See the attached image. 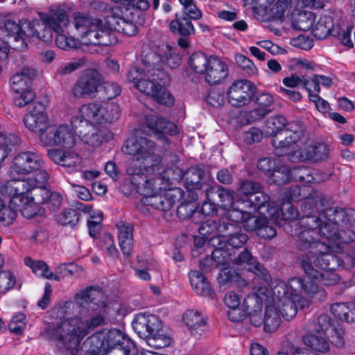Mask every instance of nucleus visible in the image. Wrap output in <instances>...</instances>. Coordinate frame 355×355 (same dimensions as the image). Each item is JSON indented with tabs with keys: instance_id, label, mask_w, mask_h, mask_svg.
Listing matches in <instances>:
<instances>
[{
	"instance_id": "36",
	"label": "nucleus",
	"mask_w": 355,
	"mask_h": 355,
	"mask_svg": "<svg viewBox=\"0 0 355 355\" xmlns=\"http://www.w3.org/2000/svg\"><path fill=\"white\" fill-rule=\"evenodd\" d=\"M333 315L340 320L353 322L355 320V303H335L331 305Z\"/></svg>"
},
{
	"instance_id": "35",
	"label": "nucleus",
	"mask_w": 355,
	"mask_h": 355,
	"mask_svg": "<svg viewBox=\"0 0 355 355\" xmlns=\"http://www.w3.org/2000/svg\"><path fill=\"white\" fill-rule=\"evenodd\" d=\"M159 268L157 262L153 258L139 257L138 264L135 268V275L141 280L150 281V272H155Z\"/></svg>"
},
{
	"instance_id": "49",
	"label": "nucleus",
	"mask_w": 355,
	"mask_h": 355,
	"mask_svg": "<svg viewBox=\"0 0 355 355\" xmlns=\"http://www.w3.org/2000/svg\"><path fill=\"white\" fill-rule=\"evenodd\" d=\"M103 221V213L100 210H95L90 213V218L88 220V228L89 235L94 238L101 231Z\"/></svg>"
},
{
	"instance_id": "61",
	"label": "nucleus",
	"mask_w": 355,
	"mask_h": 355,
	"mask_svg": "<svg viewBox=\"0 0 355 355\" xmlns=\"http://www.w3.org/2000/svg\"><path fill=\"white\" fill-rule=\"evenodd\" d=\"M254 305H256V302H254V305L252 306L245 307L243 304V312H246L249 309H252V311L250 313V322L255 327H259L262 324H264V318L262 316L261 308L259 309L257 307H255Z\"/></svg>"
},
{
	"instance_id": "41",
	"label": "nucleus",
	"mask_w": 355,
	"mask_h": 355,
	"mask_svg": "<svg viewBox=\"0 0 355 355\" xmlns=\"http://www.w3.org/2000/svg\"><path fill=\"white\" fill-rule=\"evenodd\" d=\"M19 288L21 284H18L13 269H6L0 272V294H5L8 291Z\"/></svg>"
},
{
	"instance_id": "51",
	"label": "nucleus",
	"mask_w": 355,
	"mask_h": 355,
	"mask_svg": "<svg viewBox=\"0 0 355 355\" xmlns=\"http://www.w3.org/2000/svg\"><path fill=\"white\" fill-rule=\"evenodd\" d=\"M352 29L353 26L349 25L343 28L336 26V33L333 34V36L337 37L343 45L348 47H353L354 42L352 39Z\"/></svg>"
},
{
	"instance_id": "48",
	"label": "nucleus",
	"mask_w": 355,
	"mask_h": 355,
	"mask_svg": "<svg viewBox=\"0 0 355 355\" xmlns=\"http://www.w3.org/2000/svg\"><path fill=\"white\" fill-rule=\"evenodd\" d=\"M101 114H103V123H111L119 119L120 116L119 105L114 103H107L101 105Z\"/></svg>"
},
{
	"instance_id": "34",
	"label": "nucleus",
	"mask_w": 355,
	"mask_h": 355,
	"mask_svg": "<svg viewBox=\"0 0 355 355\" xmlns=\"http://www.w3.org/2000/svg\"><path fill=\"white\" fill-rule=\"evenodd\" d=\"M34 75L33 69L23 68L21 71L13 74L10 79V85L12 92H19L31 87V78Z\"/></svg>"
},
{
	"instance_id": "50",
	"label": "nucleus",
	"mask_w": 355,
	"mask_h": 355,
	"mask_svg": "<svg viewBox=\"0 0 355 355\" xmlns=\"http://www.w3.org/2000/svg\"><path fill=\"white\" fill-rule=\"evenodd\" d=\"M15 93L14 103L15 105L22 107L31 103L35 98V92L31 87L25 88L19 92H13Z\"/></svg>"
},
{
	"instance_id": "15",
	"label": "nucleus",
	"mask_w": 355,
	"mask_h": 355,
	"mask_svg": "<svg viewBox=\"0 0 355 355\" xmlns=\"http://www.w3.org/2000/svg\"><path fill=\"white\" fill-rule=\"evenodd\" d=\"M78 127L67 123H53L46 132H42L40 144L44 146L59 147L60 149L72 148L77 143Z\"/></svg>"
},
{
	"instance_id": "63",
	"label": "nucleus",
	"mask_w": 355,
	"mask_h": 355,
	"mask_svg": "<svg viewBox=\"0 0 355 355\" xmlns=\"http://www.w3.org/2000/svg\"><path fill=\"white\" fill-rule=\"evenodd\" d=\"M305 81H308V80L293 73L290 76L283 78L282 83L285 87L295 88L300 85H303L304 87Z\"/></svg>"
},
{
	"instance_id": "19",
	"label": "nucleus",
	"mask_w": 355,
	"mask_h": 355,
	"mask_svg": "<svg viewBox=\"0 0 355 355\" xmlns=\"http://www.w3.org/2000/svg\"><path fill=\"white\" fill-rule=\"evenodd\" d=\"M101 111V104H84L78 109V113L71 117V125L83 128L103 125V116Z\"/></svg>"
},
{
	"instance_id": "52",
	"label": "nucleus",
	"mask_w": 355,
	"mask_h": 355,
	"mask_svg": "<svg viewBox=\"0 0 355 355\" xmlns=\"http://www.w3.org/2000/svg\"><path fill=\"white\" fill-rule=\"evenodd\" d=\"M235 61L237 65L250 75H256L258 73V69L254 63L246 56L240 53L236 54Z\"/></svg>"
},
{
	"instance_id": "38",
	"label": "nucleus",
	"mask_w": 355,
	"mask_h": 355,
	"mask_svg": "<svg viewBox=\"0 0 355 355\" xmlns=\"http://www.w3.org/2000/svg\"><path fill=\"white\" fill-rule=\"evenodd\" d=\"M25 264L31 268L33 272L40 277L46 279H53L55 280H60V276L53 275L52 272L49 270V267L46 263L42 261H35L31 257H26L24 259Z\"/></svg>"
},
{
	"instance_id": "45",
	"label": "nucleus",
	"mask_w": 355,
	"mask_h": 355,
	"mask_svg": "<svg viewBox=\"0 0 355 355\" xmlns=\"http://www.w3.org/2000/svg\"><path fill=\"white\" fill-rule=\"evenodd\" d=\"M266 203L268 204V209L270 207H272L269 203V196L263 193L261 190L252 195L250 198L246 200H243L241 202L243 207L253 208L254 209H261Z\"/></svg>"
},
{
	"instance_id": "32",
	"label": "nucleus",
	"mask_w": 355,
	"mask_h": 355,
	"mask_svg": "<svg viewBox=\"0 0 355 355\" xmlns=\"http://www.w3.org/2000/svg\"><path fill=\"white\" fill-rule=\"evenodd\" d=\"M78 137L92 147H98L105 141V132L98 126L78 128Z\"/></svg>"
},
{
	"instance_id": "12",
	"label": "nucleus",
	"mask_w": 355,
	"mask_h": 355,
	"mask_svg": "<svg viewBox=\"0 0 355 355\" xmlns=\"http://www.w3.org/2000/svg\"><path fill=\"white\" fill-rule=\"evenodd\" d=\"M188 64L193 73L202 76L210 85L220 84L228 76L227 64L216 56L195 53L190 56Z\"/></svg>"
},
{
	"instance_id": "59",
	"label": "nucleus",
	"mask_w": 355,
	"mask_h": 355,
	"mask_svg": "<svg viewBox=\"0 0 355 355\" xmlns=\"http://www.w3.org/2000/svg\"><path fill=\"white\" fill-rule=\"evenodd\" d=\"M225 305L232 310H241L243 311V304L241 303V297L234 292H228L224 297Z\"/></svg>"
},
{
	"instance_id": "5",
	"label": "nucleus",
	"mask_w": 355,
	"mask_h": 355,
	"mask_svg": "<svg viewBox=\"0 0 355 355\" xmlns=\"http://www.w3.org/2000/svg\"><path fill=\"white\" fill-rule=\"evenodd\" d=\"M142 67L132 68L128 75V82L141 92L152 96L158 103L171 106L174 98L167 90L171 78L165 71L178 67L182 61L180 55L169 44L162 45L159 52L149 51L141 55Z\"/></svg>"
},
{
	"instance_id": "22",
	"label": "nucleus",
	"mask_w": 355,
	"mask_h": 355,
	"mask_svg": "<svg viewBox=\"0 0 355 355\" xmlns=\"http://www.w3.org/2000/svg\"><path fill=\"white\" fill-rule=\"evenodd\" d=\"M24 122L29 130L37 134L40 142L42 133L46 132L47 128L51 125L44 106L40 102L34 104L33 107L25 115Z\"/></svg>"
},
{
	"instance_id": "57",
	"label": "nucleus",
	"mask_w": 355,
	"mask_h": 355,
	"mask_svg": "<svg viewBox=\"0 0 355 355\" xmlns=\"http://www.w3.org/2000/svg\"><path fill=\"white\" fill-rule=\"evenodd\" d=\"M26 326V316L23 313L15 315L8 325L9 330L16 334H21Z\"/></svg>"
},
{
	"instance_id": "9",
	"label": "nucleus",
	"mask_w": 355,
	"mask_h": 355,
	"mask_svg": "<svg viewBox=\"0 0 355 355\" xmlns=\"http://www.w3.org/2000/svg\"><path fill=\"white\" fill-rule=\"evenodd\" d=\"M42 27L40 28L37 38L45 42H51L53 33H57L55 44L57 46L63 50H71L81 48L83 46L92 45L89 42V37H83L76 28L80 40L69 37L65 34L64 30L69 25V19L64 10L60 8H53L47 12H39Z\"/></svg>"
},
{
	"instance_id": "4",
	"label": "nucleus",
	"mask_w": 355,
	"mask_h": 355,
	"mask_svg": "<svg viewBox=\"0 0 355 355\" xmlns=\"http://www.w3.org/2000/svg\"><path fill=\"white\" fill-rule=\"evenodd\" d=\"M8 173L12 179L0 185V193L12 196L11 202L19 204L24 201L22 211L31 216L37 211L32 191L46 184L49 175L46 169L43 155L37 151H21L15 155Z\"/></svg>"
},
{
	"instance_id": "43",
	"label": "nucleus",
	"mask_w": 355,
	"mask_h": 355,
	"mask_svg": "<svg viewBox=\"0 0 355 355\" xmlns=\"http://www.w3.org/2000/svg\"><path fill=\"white\" fill-rule=\"evenodd\" d=\"M315 16L310 11H302L294 15L293 24L295 28L303 31H311L315 22Z\"/></svg>"
},
{
	"instance_id": "25",
	"label": "nucleus",
	"mask_w": 355,
	"mask_h": 355,
	"mask_svg": "<svg viewBox=\"0 0 355 355\" xmlns=\"http://www.w3.org/2000/svg\"><path fill=\"white\" fill-rule=\"evenodd\" d=\"M288 3L289 0H270L263 6L258 8L257 18L261 21L281 19Z\"/></svg>"
},
{
	"instance_id": "13",
	"label": "nucleus",
	"mask_w": 355,
	"mask_h": 355,
	"mask_svg": "<svg viewBox=\"0 0 355 355\" xmlns=\"http://www.w3.org/2000/svg\"><path fill=\"white\" fill-rule=\"evenodd\" d=\"M322 216H324L325 219L327 223L332 224V225L335 226L336 228V232L338 236L341 239L340 242V251L338 252H336L335 251L330 252L334 255V266L335 267L340 266L347 270H349L354 267L355 264V259L351 254H341L340 256H338L337 254L341 253L343 250V248L341 246L342 243H349L355 241V231L349 230L347 231L343 230L342 234L338 232V227H346L349 223V218L346 216V213L343 209H329L321 213H319L318 216H315L316 218H323Z\"/></svg>"
},
{
	"instance_id": "18",
	"label": "nucleus",
	"mask_w": 355,
	"mask_h": 355,
	"mask_svg": "<svg viewBox=\"0 0 355 355\" xmlns=\"http://www.w3.org/2000/svg\"><path fill=\"white\" fill-rule=\"evenodd\" d=\"M42 27L41 21L33 19L32 21L21 20L19 24L12 20H7L4 24V30L9 36L13 37L16 42H21L19 47L27 46L26 40L29 37L37 38L40 28Z\"/></svg>"
},
{
	"instance_id": "56",
	"label": "nucleus",
	"mask_w": 355,
	"mask_h": 355,
	"mask_svg": "<svg viewBox=\"0 0 355 355\" xmlns=\"http://www.w3.org/2000/svg\"><path fill=\"white\" fill-rule=\"evenodd\" d=\"M58 222L63 225L75 226L79 220V214L73 209L64 211L58 217Z\"/></svg>"
},
{
	"instance_id": "53",
	"label": "nucleus",
	"mask_w": 355,
	"mask_h": 355,
	"mask_svg": "<svg viewBox=\"0 0 355 355\" xmlns=\"http://www.w3.org/2000/svg\"><path fill=\"white\" fill-rule=\"evenodd\" d=\"M261 190V186L259 183L248 180L241 181L238 189L239 193L245 196L247 199Z\"/></svg>"
},
{
	"instance_id": "10",
	"label": "nucleus",
	"mask_w": 355,
	"mask_h": 355,
	"mask_svg": "<svg viewBox=\"0 0 355 355\" xmlns=\"http://www.w3.org/2000/svg\"><path fill=\"white\" fill-rule=\"evenodd\" d=\"M264 132L266 136H273L272 143L277 156L290 153L292 149L299 147L306 139L302 125L297 122L287 123L283 116L268 119Z\"/></svg>"
},
{
	"instance_id": "17",
	"label": "nucleus",
	"mask_w": 355,
	"mask_h": 355,
	"mask_svg": "<svg viewBox=\"0 0 355 355\" xmlns=\"http://www.w3.org/2000/svg\"><path fill=\"white\" fill-rule=\"evenodd\" d=\"M331 327L329 316L326 314L320 315L318 318V324H310V332L304 338V343L310 348L324 353L329 350V345L326 336L329 328Z\"/></svg>"
},
{
	"instance_id": "1",
	"label": "nucleus",
	"mask_w": 355,
	"mask_h": 355,
	"mask_svg": "<svg viewBox=\"0 0 355 355\" xmlns=\"http://www.w3.org/2000/svg\"><path fill=\"white\" fill-rule=\"evenodd\" d=\"M236 263L242 269L254 273L252 293L244 299L245 307L252 306L259 309L263 303H266L264 314V330L268 332L275 331L281 322V316L285 320L293 319L297 313V309L309 307L311 300L302 297V293L309 296H314L322 291L310 282H303L297 277L289 278L287 282L279 279H270L268 271L260 265L248 250H244L239 254Z\"/></svg>"
},
{
	"instance_id": "64",
	"label": "nucleus",
	"mask_w": 355,
	"mask_h": 355,
	"mask_svg": "<svg viewBox=\"0 0 355 355\" xmlns=\"http://www.w3.org/2000/svg\"><path fill=\"white\" fill-rule=\"evenodd\" d=\"M276 166L275 160L270 158L260 159L257 164V167L263 173H267L268 175Z\"/></svg>"
},
{
	"instance_id": "44",
	"label": "nucleus",
	"mask_w": 355,
	"mask_h": 355,
	"mask_svg": "<svg viewBox=\"0 0 355 355\" xmlns=\"http://www.w3.org/2000/svg\"><path fill=\"white\" fill-rule=\"evenodd\" d=\"M170 29L174 33L189 35L194 32L191 21L186 17H178L170 24Z\"/></svg>"
},
{
	"instance_id": "33",
	"label": "nucleus",
	"mask_w": 355,
	"mask_h": 355,
	"mask_svg": "<svg viewBox=\"0 0 355 355\" xmlns=\"http://www.w3.org/2000/svg\"><path fill=\"white\" fill-rule=\"evenodd\" d=\"M211 260L215 262L216 266L220 268V272L217 277V282L220 287L230 286L239 279V275L230 267V263L233 261L232 258L225 263H218L212 258Z\"/></svg>"
},
{
	"instance_id": "11",
	"label": "nucleus",
	"mask_w": 355,
	"mask_h": 355,
	"mask_svg": "<svg viewBox=\"0 0 355 355\" xmlns=\"http://www.w3.org/2000/svg\"><path fill=\"white\" fill-rule=\"evenodd\" d=\"M233 210L227 212L225 217H221L218 224L216 223V230L219 235L214 236L210 239L215 249L212 252V259L218 263H226L232 258V250L242 247L248 241V235L241 232V227L238 225L243 222H234L229 218V214Z\"/></svg>"
},
{
	"instance_id": "58",
	"label": "nucleus",
	"mask_w": 355,
	"mask_h": 355,
	"mask_svg": "<svg viewBox=\"0 0 355 355\" xmlns=\"http://www.w3.org/2000/svg\"><path fill=\"white\" fill-rule=\"evenodd\" d=\"M293 70L315 71L317 64L304 58H293L290 60Z\"/></svg>"
},
{
	"instance_id": "47",
	"label": "nucleus",
	"mask_w": 355,
	"mask_h": 355,
	"mask_svg": "<svg viewBox=\"0 0 355 355\" xmlns=\"http://www.w3.org/2000/svg\"><path fill=\"white\" fill-rule=\"evenodd\" d=\"M291 169L285 166H276L269 174V181L276 184H283L291 180Z\"/></svg>"
},
{
	"instance_id": "62",
	"label": "nucleus",
	"mask_w": 355,
	"mask_h": 355,
	"mask_svg": "<svg viewBox=\"0 0 355 355\" xmlns=\"http://www.w3.org/2000/svg\"><path fill=\"white\" fill-rule=\"evenodd\" d=\"M263 132L255 127L250 128V130L244 133L243 139L248 144H252L260 141L263 138Z\"/></svg>"
},
{
	"instance_id": "42",
	"label": "nucleus",
	"mask_w": 355,
	"mask_h": 355,
	"mask_svg": "<svg viewBox=\"0 0 355 355\" xmlns=\"http://www.w3.org/2000/svg\"><path fill=\"white\" fill-rule=\"evenodd\" d=\"M46 184L42 187H37L40 189L42 202L47 204L49 209L55 211L59 209L62 202V196L58 192L51 191L45 188Z\"/></svg>"
},
{
	"instance_id": "14",
	"label": "nucleus",
	"mask_w": 355,
	"mask_h": 355,
	"mask_svg": "<svg viewBox=\"0 0 355 355\" xmlns=\"http://www.w3.org/2000/svg\"><path fill=\"white\" fill-rule=\"evenodd\" d=\"M132 325L138 336L146 339L152 348L161 349L171 344V337L164 332L162 322L155 315L140 313Z\"/></svg>"
},
{
	"instance_id": "28",
	"label": "nucleus",
	"mask_w": 355,
	"mask_h": 355,
	"mask_svg": "<svg viewBox=\"0 0 355 355\" xmlns=\"http://www.w3.org/2000/svg\"><path fill=\"white\" fill-rule=\"evenodd\" d=\"M182 321L192 335H200L207 323L206 316L196 309H188L182 315Z\"/></svg>"
},
{
	"instance_id": "27",
	"label": "nucleus",
	"mask_w": 355,
	"mask_h": 355,
	"mask_svg": "<svg viewBox=\"0 0 355 355\" xmlns=\"http://www.w3.org/2000/svg\"><path fill=\"white\" fill-rule=\"evenodd\" d=\"M189 277L191 287L198 295L214 299L216 296L210 282L206 277L198 270H191L189 273Z\"/></svg>"
},
{
	"instance_id": "8",
	"label": "nucleus",
	"mask_w": 355,
	"mask_h": 355,
	"mask_svg": "<svg viewBox=\"0 0 355 355\" xmlns=\"http://www.w3.org/2000/svg\"><path fill=\"white\" fill-rule=\"evenodd\" d=\"M297 216V211L294 209L291 203L288 201L282 203L280 210L275 207H270L267 209L266 214L259 218L251 216L248 211H242L241 210H233L230 213L229 218H231L234 222H243V227L245 230H257L259 236L270 239L275 236L277 232L273 227L268 225L269 220L279 225H283L282 221L285 223L288 222L285 230L288 231V228L289 227L293 228L295 226L294 231L291 230V234L298 237L297 229L300 227V221L303 218L311 217V216H303L298 220H295Z\"/></svg>"
},
{
	"instance_id": "31",
	"label": "nucleus",
	"mask_w": 355,
	"mask_h": 355,
	"mask_svg": "<svg viewBox=\"0 0 355 355\" xmlns=\"http://www.w3.org/2000/svg\"><path fill=\"white\" fill-rule=\"evenodd\" d=\"M336 27L333 17L328 15H321L316 21L315 20L311 33L315 38L324 40L335 34Z\"/></svg>"
},
{
	"instance_id": "7",
	"label": "nucleus",
	"mask_w": 355,
	"mask_h": 355,
	"mask_svg": "<svg viewBox=\"0 0 355 355\" xmlns=\"http://www.w3.org/2000/svg\"><path fill=\"white\" fill-rule=\"evenodd\" d=\"M124 10L125 12L129 11L128 8L119 5L110 6L105 24L98 19L77 14L73 17V26L83 37H89L88 42L94 45H112L116 42V37L112 31H115L127 35H133L137 31L135 24L131 20L125 19Z\"/></svg>"
},
{
	"instance_id": "24",
	"label": "nucleus",
	"mask_w": 355,
	"mask_h": 355,
	"mask_svg": "<svg viewBox=\"0 0 355 355\" xmlns=\"http://www.w3.org/2000/svg\"><path fill=\"white\" fill-rule=\"evenodd\" d=\"M252 83L245 80H240L233 83L230 87L227 97L228 102L234 107L247 105L252 96Z\"/></svg>"
},
{
	"instance_id": "21",
	"label": "nucleus",
	"mask_w": 355,
	"mask_h": 355,
	"mask_svg": "<svg viewBox=\"0 0 355 355\" xmlns=\"http://www.w3.org/2000/svg\"><path fill=\"white\" fill-rule=\"evenodd\" d=\"M102 86V78L96 70L84 71L71 89V94L76 98L92 94Z\"/></svg>"
},
{
	"instance_id": "30",
	"label": "nucleus",
	"mask_w": 355,
	"mask_h": 355,
	"mask_svg": "<svg viewBox=\"0 0 355 355\" xmlns=\"http://www.w3.org/2000/svg\"><path fill=\"white\" fill-rule=\"evenodd\" d=\"M147 125L158 138L165 139L164 135H175L178 132L175 123L153 116L147 119Z\"/></svg>"
},
{
	"instance_id": "6",
	"label": "nucleus",
	"mask_w": 355,
	"mask_h": 355,
	"mask_svg": "<svg viewBox=\"0 0 355 355\" xmlns=\"http://www.w3.org/2000/svg\"><path fill=\"white\" fill-rule=\"evenodd\" d=\"M99 291L87 288L76 295V302L80 306H88L79 315L66 318L52 330V338L61 341L68 349L78 347L82 339L95 328L103 325L105 317L110 313V308L104 304H97L93 301L101 295Z\"/></svg>"
},
{
	"instance_id": "23",
	"label": "nucleus",
	"mask_w": 355,
	"mask_h": 355,
	"mask_svg": "<svg viewBox=\"0 0 355 355\" xmlns=\"http://www.w3.org/2000/svg\"><path fill=\"white\" fill-rule=\"evenodd\" d=\"M48 156L55 164L71 171H78L84 167L83 158L75 150L52 148L48 150Z\"/></svg>"
},
{
	"instance_id": "60",
	"label": "nucleus",
	"mask_w": 355,
	"mask_h": 355,
	"mask_svg": "<svg viewBox=\"0 0 355 355\" xmlns=\"http://www.w3.org/2000/svg\"><path fill=\"white\" fill-rule=\"evenodd\" d=\"M309 100L313 102L318 112L326 114L329 112L331 107L329 103L319 96V93L309 94Z\"/></svg>"
},
{
	"instance_id": "54",
	"label": "nucleus",
	"mask_w": 355,
	"mask_h": 355,
	"mask_svg": "<svg viewBox=\"0 0 355 355\" xmlns=\"http://www.w3.org/2000/svg\"><path fill=\"white\" fill-rule=\"evenodd\" d=\"M85 62L84 58H75L61 66L58 69V73L60 75L69 74L85 66Z\"/></svg>"
},
{
	"instance_id": "2",
	"label": "nucleus",
	"mask_w": 355,
	"mask_h": 355,
	"mask_svg": "<svg viewBox=\"0 0 355 355\" xmlns=\"http://www.w3.org/2000/svg\"><path fill=\"white\" fill-rule=\"evenodd\" d=\"M155 150L154 142L146 137L129 138L122 147L124 153L135 158L129 163L126 173L133 188L144 196L141 202L166 211L182 198V191L171 188L177 178L172 169L162 168Z\"/></svg>"
},
{
	"instance_id": "37",
	"label": "nucleus",
	"mask_w": 355,
	"mask_h": 355,
	"mask_svg": "<svg viewBox=\"0 0 355 355\" xmlns=\"http://www.w3.org/2000/svg\"><path fill=\"white\" fill-rule=\"evenodd\" d=\"M234 191L220 188L218 191V196L220 201V207L223 209V213L220 214L222 217H225L227 212L231 210H241L244 211L241 209H239L236 207V202H234ZM239 203V201L237 202Z\"/></svg>"
},
{
	"instance_id": "46",
	"label": "nucleus",
	"mask_w": 355,
	"mask_h": 355,
	"mask_svg": "<svg viewBox=\"0 0 355 355\" xmlns=\"http://www.w3.org/2000/svg\"><path fill=\"white\" fill-rule=\"evenodd\" d=\"M98 245L103 252L111 259H115L118 257L119 252L112 234L109 233L105 234L99 241Z\"/></svg>"
},
{
	"instance_id": "20",
	"label": "nucleus",
	"mask_w": 355,
	"mask_h": 355,
	"mask_svg": "<svg viewBox=\"0 0 355 355\" xmlns=\"http://www.w3.org/2000/svg\"><path fill=\"white\" fill-rule=\"evenodd\" d=\"M289 155L293 159L319 161L327 157L329 149L323 143L313 144L306 135V139L295 149H292Z\"/></svg>"
},
{
	"instance_id": "55",
	"label": "nucleus",
	"mask_w": 355,
	"mask_h": 355,
	"mask_svg": "<svg viewBox=\"0 0 355 355\" xmlns=\"http://www.w3.org/2000/svg\"><path fill=\"white\" fill-rule=\"evenodd\" d=\"M291 180L305 183H310L315 180L311 174L310 170L304 167H297L291 169Z\"/></svg>"
},
{
	"instance_id": "26",
	"label": "nucleus",
	"mask_w": 355,
	"mask_h": 355,
	"mask_svg": "<svg viewBox=\"0 0 355 355\" xmlns=\"http://www.w3.org/2000/svg\"><path fill=\"white\" fill-rule=\"evenodd\" d=\"M3 196H8L10 198V202L9 204L7 205L6 203L4 205L3 208L1 209L0 211V224L4 227H8L11 225L14 221L16 220L17 216V209H19L23 216H24L26 218H32L34 216H35L40 211V207L39 205L34 201V204L37 207V211L34 214H33L31 216H27L24 214L22 209H23V204H26L24 201L21 202V205L19 204H13L11 202L12 196L9 194H3L1 193Z\"/></svg>"
},
{
	"instance_id": "29",
	"label": "nucleus",
	"mask_w": 355,
	"mask_h": 355,
	"mask_svg": "<svg viewBox=\"0 0 355 355\" xmlns=\"http://www.w3.org/2000/svg\"><path fill=\"white\" fill-rule=\"evenodd\" d=\"M118 230V240L120 248L126 257L132 254L134 247L133 231L131 224L119 222L116 225Z\"/></svg>"
},
{
	"instance_id": "40",
	"label": "nucleus",
	"mask_w": 355,
	"mask_h": 355,
	"mask_svg": "<svg viewBox=\"0 0 355 355\" xmlns=\"http://www.w3.org/2000/svg\"><path fill=\"white\" fill-rule=\"evenodd\" d=\"M332 84V78L329 76L315 74L310 80L304 82V88L308 94L320 93L321 91L320 86L329 87Z\"/></svg>"
},
{
	"instance_id": "3",
	"label": "nucleus",
	"mask_w": 355,
	"mask_h": 355,
	"mask_svg": "<svg viewBox=\"0 0 355 355\" xmlns=\"http://www.w3.org/2000/svg\"><path fill=\"white\" fill-rule=\"evenodd\" d=\"M323 218H316L315 216L301 219L297 229L300 248L306 251L302 257L300 264L306 277H297L303 282H310L315 284L321 293L314 296H306L311 304L313 300H322L325 296L324 289L319 285L332 286L340 280V276L335 272L334 255L330 252L340 251V238L338 236L336 228L327 223L324 216Z\"/></svg>"
},
{
	"instance_id": "39",
	"label": "nucleus",
	"mask_w": 355,
	"mask_h": 355,
	"mask_svg": "<svg viewBox=\"0 0 355 355\" xmlns=\"http://www.w3.org/2000/svg\"><path fill=\"white\" fill-rule=\"evenodd\" d=\"M216 230V220L215 219H208L207 220L203 222L200 226L199 227L198 231L199 234L201 236H195L194 237V245L200 248L203 246L207 241H209L211 244L209 235L214 232Z\"/></svg>"
},
{
	"instance_id": "16",
	"label": "nucleus",
	"mask_w": 355,
	"mask_h": 355,
	"mask_svg": "<svg viewBox=\"0 0 355 355\" xmlns=\"http://www.w3.org/2000/svg\"><path fill=\"white\" fill-rule=\"evenodd\" d=\"M88 341L95 347H101L108 352L119 346L124 355H137L135 344L123 331L113 329L103 330L89 337Z\"/></svg>"
}]
</instances>
